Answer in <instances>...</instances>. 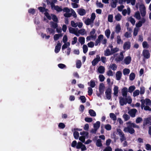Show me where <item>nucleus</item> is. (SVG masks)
Wrapping results in <instances>:
<instances>
[{"label":"nucleus","mask_w":151,"mask_h":151,"mask_svg":"<svg viewBox=\"0 0 151 151\" xmlns=\"http://www.w3.org/2000/svg\"><path fill=\"white\" fill-rule=\"evenodd\" d=\"M117 132H118L119 134L120 137V140L121 142H122L124 140L126 139L125 137L124 134L120 129H118L117 131Z\"/></svg>","instance_id":"423d86ee"},{"label":"nucleus","mask_w":151,"mask_h":151,"mask_svg":"<svg viewBox=\"0 0 151 151\" xmlns=\"http://www.w3.org/2000/svg\"><path fill=\"white\" fill-rule=\"evenodd\" d=\"M99 62V61L94 58L92 62V65L93 66H95Z\"/></svg>","instance_id":"e2e57ef3"},{"label":"nucleus","mask_w":151,"mask_h":151,"mask_svg":"<svg viewBox=\"0 0 151 151\" xmlns=\"http://www.w3.org/2000/svg\"><path fill=\"white\" fill-rule=\"evenodd\" d=\"M142 55L143 57V60L144 61L145 59L149 58L150 56L149 50L147 49L143 50L142 52Z\"/></svg>","instance_id":"f257e3e1"},{"label":"nucleus","mask_w":151,"mask_h":151,"mask_svg":"<svg viewBox=\"0 0 151 151\" xmlns=\"http://www.w3.org/2000/svg\"><path fill=\"white\" fill-rule=\"evenodd\" d=\"M121 29L120 24H117L116 26L115 32L117 33H119L120 32Z\"/></svg>","instance_id":"393cba45"},{"label":"nucleus","mask_w":151,"mask_h":151,"mask_svg":"<svg viewBox=\"0 0 151 151\" xmlns=\"http://www.w3.org/2000/svg\"><path fill=\"white\" fill-rule=\"evenodd\" d=\"M105 70L104 67L102 66H99L98 69V72L101 74L105 72Z\"/></svg>","instance_id":"aec40b11"},{"label":"nucleus","mask_w":151,"mask_h":151,"mask_svg":"<svg viewBox=\"0 0 151 151\" xmlns=\"http://www.w3.org/2000/svg\"><path fill=\"white\" fill-rule=\"evenodd\" d=\"M96 145L98 147H101L102 146V145L101 139H98L97 140L96 142Z\"/></svg>","instance_id":"a19ab883"},{"label":"nucleus","mask_w":151,"mask_h":151,"mask_svg":"<svg viewBox=\"0 0 151 151\" xmlns=\"http://www.w3.org/2000/svg\"><path fill=\"white\" fill-rule=\"evenodd\" d=\"M122 17L121 15L119 13H118L115 16V18L116 20L119 21L121 20Z\"/></svg>","instance_id":"2f4dec72"},{"label":"nucleus","mask_w":151,"mask_h":151,"mask_svg":"<svg viewBox=\"0 0 151 151\" xmlns=\"http://www.w3.org/2000/svg\"><path fill=\"white\" fill-rule=\"evenodd\" d=\"M93 22L91 19L88 18L86 20L85 22L86 25H89Z\"/></svg>","instance_id":"72a5a7b5"},{"label":"nucleus","mask_w":151,"mask_h":151,"mask_svg":"<svg viewBox=\"0 0 151 151\" xmlns=\"http://www.w3.org/2000/svg\"><path fill=\"white\" fill-rule=\"evenodd\" d=\"M47 31L48 30V32H49L50 34H54L55 30L52 28H48L46 29Z\"/></svg>","instance_id":"49530a36"},{"label":"nucleus","mask_w":151,"mask_h":151,"mask_svg":"<svg viewBox=\"0 0 151 151\" xmlns=\"http://www.w3.org/2000/svg\"><path fill=\"white\" fill-rule=\"evenodd\" d=\"M69 30L70 33L73 34H74L77 31L75 28L71 27L69 28Z\"/></svg>","instance_id":"3c124183"},{"label":"nucleus","mask_w":151,"mask_h":151,"mask_svg":"<svg viewBox=\"0 0 151 151\" xmlns=\"http://www.w3.org/2000/svg\"><path fill=\"white\" fill-rule=\"evenodd\" d=\"M139 91L138 90H136L133 93V96L134 97H135L139 94Z\"/></svg>","instance_id":"13d9d810"},{"label":"nucleus","mask_w":151,"mask_h":151,"mask_svg":"<svg viewBox=\"0 0 151 151\" xmlns=\"http://www.w3.org/2000/svg\"><path fill=\"white\" fill-rule=\"evenodd\" d=\"M104 36L102 35H99L95 43V45L97 46L98 45V44L100 43L101 41L103 39Z\"/></svg>","instance_id":"f8f14e48"},{"label":"nucleus","mask_w":151,"mask_h":151,"mask_svg":"<svg viewBox=\"0 0 151 151\" xmlns=\"http://www.w3.org/2000/svg\"><path fill=\"white\" fill-rule=\"evenodd\" d=\"M76 148L78 149H81V151H84L86 150L85 145H83V143L81 142H78L77 143Z\"/></svg>","instance_id":"20e7f679"},{"label":"nucleus","mask_w":151,"mask_h":151,"mask_svg":"<svg viewBox=\"0 0 151 151\" xmlns=\"http://www.w3.org/2000/svg\"><path fill=\"white\" fill-rule=\"evenodd\" d=\"M137 111V110L136 109H133L128 111V114L132 117H134Z\"/></svg>","instance_id":"6e6552de"},{"label":"nucleus","mask_w":151,"mask_h":151,"mask_svg":"<svg viewBox=\"0 0 151 151\" xmlns=\"http://www.w3.org/2000/svg\"><path fill=\"white\" fill-rule=\"evenodd\" d=\"M73 136L76 139H78L79 137V133L77 131H75L73 132Z\"/></svg>","instance_id":"ea45409f"},{"label":"nucleus","mask_w":151,"mask_h":151,"mask_svg":"<svg viewBox=\"0 0 151 151\" xmlns=\"http://www.w3.org/2000/svg\"><path fill=\"white\" fill-rule=\"evenodd\" d=\"M127 125V127L124 128V131L125 132H128L131 134L134 133L135 132V130L132 127H131L130 124Z\"/></svg>","instance_id":"f03ea898"},{"label":"nucleus","mask_w":151,"mask_h":151,"mask_svg":"<svg viewBox=\"0 0 151 151\" xmlns=\"http://www.w3.org/2000/svg\"><path fill=\"white\" fill-rule=\"evenodd\" d=\"M104 55L106 56H108L112 55V53L110 50L109 49H107L104 51Z\"/></svg>","instance_id":"b1692460"},{"label":"nucleus","mask_w":151,"mask_h":151,"mask_svg":"<svg viewBox=\"0 0 151 151\" xmlns=\"http://www.w3.org/2000/svg\"><path fill=\"white\" fill-rule=\"evenodd\" d=\"M124 56L122 53H120V55L117 57L115 59V60L117 62L122 61L124 59Z\"/></svg>","instance_id":"4468645a"},{"label":"nucleus","mask_w":151,"mask_h":151,"mask_svg":"<svg viewBox=\"0 0 151 151\" xmlns=\"http://www.w3.org/2000/svg\"><path fill=\"white\" fill-rule=\"evenodd\" d=\"M110 117L113 121H116V115L113 113H110L109 114Z\"/></svg>","instance_id":"c756f323"},{"label":"nucleus","mask_w":151,"mask_h":151,"mask_svg":"<svg viewBox=\"0 0 151 151\" xmlns=\"http://www.w3.org/2000/svg\"><path fill=\"white\" fill-rule=\"evenodd\" d=\"M145 100L146 105L150 106L151 105V101L150 99L146 98Z\"/></svg>","instance_id":"37998d69"},{"label":"nucleus","mask_w":151,"mask_h":151,"mask_svg":"<svg viewBox=\"0 0 151 151\" xmlns=\"http://www.w3.org/2000/svg\"><path fill=\"white\" fill-rule=\"evenodd\" d=\"M119 102L121 106H123L124 104H126L127 103L128 99L127 97L124 98L122 97H120L119 98Z\"/></svg>","instance_id":"39448f33"},{"label":"nucleus","mask_w":151,"mask_h":151,"mask_svg":"<svg viewBox=\"0 0 151 151\" xmlns=\"http://www.w3.org/2000/svg\"><path fill=\"white\" fill-rule=\"evenodd\" d=\"M113 15L112 14H109L108 16V21L110 22H113Z\"/></svg>","instance_id":"603ef678"},{"label":"nucleus","mask_w":151,"mask_h":151,"mask_svg":"<svg viewBox=\"0 0 151 151\" xmlns=\"http://www.w3.org/2000/svg\"><path fill=\"white\" fill-rule=\"evenodd\" d=\"M80 99L82 103H84L86 101V98L85 96H82L80 97Z\"/></svg>","instance_id":"864d4df0"},{"label":"nucleus","mask_w":151,"mask_h":151,"mask_svg":"<svg viewBox=\"0 0 151 151\" xmlns=\"http://www.w3.org/2000/svg\"><path fill=\"white\" fill-rule=\"evenodd\" d=\"M28 12L29 13L34 14L35 13V10L34 9L30 8L28 10Z\"/></svg>","instance_id":"052dcab7"},{"label":"nucleus","mask_w":151,"mask_h":151,"mask_svg":"<svg viewBox=\"0 0 151 151\" xmlns=\"http://www.w3.org/2000/svg\"><path fill=\"white\" fill-rule=\"evenodd\" d=\"M64 12L69 13L70 12V9L68 7H65L63 9V11Z\"/></svg>","instance_id":"69168bd1"},{"label":"nucleus","mask_w":151,"mask_h":151,"mask_svg":"<svg viewBox=\"0 0 151 151\" xmlns=\"http://www.w3.org/2000/svg\"><path fill=\"white\" fill-rule=\"evenodd\" d=\"M135 89V87L134 86H130L129 88L128 91L130 93H132Z\"/></svg>","instance_id":"4c0bfd02"},{"label":"nucleus","mask_w":151,"mask_h":151,"mask_svg":"<svg viewBox=\"0 0 151 151\" xmlns=\"http://www.w3.org/2000/svg\"><path fill=\"white\" fill-rule=\"evenodd\" d=\"M90 86H91L90 87L93 88H94L95 85V81L93 80H91L90 81Z\"/></svg>","instance_id":"8fccbe9b"},{"label":"nucleus","mask_w":151,"mask_h":151,"mask_svg":"<svg viewBox=\"0 0 151 151\" xmlns=\"http://www.w3.org/2000/svg\"><path fill=\"white\" fill-rule=\"evenodd\" d=\"M141 102V108L142 109L145 106V100L143 99H142L140 101Z\"/></svg>","instance_id":"bf43d9fd"},{"label":"nucleus","mask_w":151,"mask_h":151,"mask_svg":"<svg viewBox=\"0 0 151 151\" xmlns=\"http://www.w3.org/2000/svg\"><path fill=\"white\" fill-rule=\"evenodd\" d=\"M130 47V43L129 42H125L123 45V48L124 50H128Z\"/></svg>","instance_id":"a211bd4d"},{"label":"nucleus","mask_w":151,"mask_h":151,"mask_svg":"<svg viewBox=\"0 0 151 151\" xmlns=\"http://www.w3.org/2000/svg\"><path fill=\"white\" fill-rule=\"evenodd\" d=\"M130 72V70L129 69L125 68L123 70V73L124 75H127Z\"/></svg>","instance_id":"58836bf2"},{"label":"nucleus","mask_w":151,"mask_h":151,"mask_svg":"<svg viewBox=\"0 0 151 151\" xmlns=\"http://www.w3.org/2000/svg\"><path fill=\"white\" fill-rule=\"evenodd\" d=\"M85 120L87 122H91L92 121L93 119L91 118L87 117L85 118Z\"/></svg>","instance_id":"680f3d73"},{"label":"nucleus","mask_w":151,"mask_h":151,"mask_svg":"<svg viewBox=\"0 0 151 151\" xmlns=\"http://www.w3.org/2000/svg\"><path fill=\"white\" fill-rule=\"evenodd\" d=\"M81 60H78L76 63V67L78 68H81Z\"/></svg>","instance_id":"de8ad7c7"},{"label":"nucleus","mask_w":151,"mask_h":151,"mask_svg":"<svg viewBox=\"0 0 151 151\" xmlns=\"http://www.w3.org/2000/svg\"><path fill=\"white\" fill-rule=\"evenodd\" d=\"M145 149L147 150H151V145L148 144L146 145Z\"/></svg>","instance_id":"338daca9"},{"label":"nucleus","mask_w":151,"mask_h":151,"mask_svg":"<svg viewBox=\"0 0 151 151\" xmlns=\"http://www.w3.org/2000/svg\"><path fill=\"white\" fill-rule=\"evenodd\" d=\"M111 90L110 88H108L106 91L105 93L106 98L110 100L111 98Z\"/></svg>","instance_id":"0eeeda50"},{"label":"nucleus","mask_w":151,"mask_h":151,"mask_svg":"<svg viewBox=\"0 0 151 151\" xmlns=\"http://www.w3.org/2000/svg\"><path fill=\"white\" fill-rule=\"evenodd\" d=\"M77 12L78 13V14L81 16L85 15L86 13V12L85 10L83 8L78 9Z\"/></svg>","instance_id":"ddd939ff"},{"label":"nucleus","mask_w":151,"mask_h":151,"mask_svg":"<svg viewBox=\"0 0 151 151\" xmlns=\"http://www.w3.org/2000/svg\"><path fill=\"white\" fill-rule=\"evenodd\" d=\"M80 134L81 135L85 136V137L87 138L88 137V133L87 132L83 131L80 132Z\"/></svg>","instance_id":"c85d7f7f"},{"label":"nucleus","mask_w":151,"mask_h":151,"mask_svg":"<svg viewBox=\"0 0 151 151\" xmlns=\"http://www.w3.org/2000/svg\"><path fill=\"white\" fill-rule=\"evenodd\" d=\"M114 1V0H112ZM118 2V0H114L111 3V7L112 8H115L116 6V4Z\"/></svg>","instance_id":"7c9ffc66"},{"label":"nucleus","mask_w":151,"mask_h":151,"mask_svg":"<svg viewBox=\"0 0 151 151\" xmlns=\"http://www.w3.org/2000/svg\"><path fill=\"white\" fill-rule=\"evenodd\" d=\"M85 136H82L79 137V140L82 142L84 143L85 142Z\"/></svg>","instance_id":"0e129e2a"},{"label":"nucleus","mask_w":151,"mask_h":151,"mask_svg":"<svg viewBox=\"0 0 151 151\" xmlns=\"http://www.w3.org/2000/svg\"><path fill=\"white\" fill-rule=\"evenodd\" d=\"M99 78L101 82H103L105 78L104 76L103 75H100L99 76Z\"/></svg>","instance_id":"5fc2aeb1"},{"label":"nucleus","mask_w":151,"mask_h":151,"mask_svg":"<svg viewBox=\"0 0 151 151\" xmlns=\"http://www.w3.org/2000/svg\"><path fill=\"white\" fill-rule=\"evenodd\" d=\"M54 9L56 10L58 12H61L63 11L61 6L60 7L58 5H56V6H55Z\"/></svg>","instance_id":"cd10ccee"},{"label":"nucleus","mask_w":151,"mask_h":151,"mask_svg":"<svg viewBox=\"0 0 151 151\" xmlns=\"http://www.w3.org/2000/svg\"><path fill=\"white\" fill-rule=\"evenodd\" d=\"M146 21L145 19L143 18L141 19V21H139L138 23H137L136 24V26L137 28H139L141 27L143 23L145 22Z\"/></svg>","instance_id":"9d476101"},{"label":"nucleus","mask_w":151,"mask_h":151,"mask_svg":"<svg viewBox=\"0 0 151 151\" xmlns=\"http://www.w3.org/2000/svg\"><path fill=\"white\" fill-rule=\"evenodd\" d=\"M135 17L138 19H140L141 18V16L139 12L138 11L135 14Z\"/></svg>","instance_id":"a18cd8bd"},{"label":"nucleus","mask_w":151,"mask_h":151,"mask_svg":"<svg viewBox=\"0 0 151 151\" xmlns=\"http://www.w3.org/2000/svg\"><path fill=\"white\" fill-rule=\"evenodd\" d=\"M105 86L103 83H101L99 85V92L102 93H104Z\"/></svg>","instance_id":"f3484780"},{"label":"nucleus","mask_w":151,"mask_h":151,"mask_svg":"<svg viewBox=\"0 0 151 151\" xmlns=\"http://www.w3.org/2000/svg\"><path fill=\"white\" fill-rule=\"evenodd\" d=\"M61 44L59 42L57 44L55 49V52L56 53H58L59 52L61 49Z\"/></svg>","instance_id":"2eb2a0df"},{"label":"nucleus","mask_w":151,"mask_h":151,"mask_svg":"<svg viewBox=\"0 0 151 151\" xmlns=\"http://www.w3.org/2000/svg\"><path fill=\"white\" fill-rule=\"evenodd\" d=\"M128 92V89L127 87L123 88L122 90V96L124 97H127Z\"/></svg>","instance_id":"9b49d317"},{"label":"nucleus","mask_w":151,"mask_h":151,"mask_svg":"<svg viewBox=\"0 0 151 151\" xmlns=\"http://www.w3.org/2000/svg\"><path fill=\"white\" fill-rule=\"evenodd\" d=\"M122 76V72L120 71H117L116 75V79L117 80H119L121 78Z\"/></svg>","instance_id":"6ab92c4d"},{"label":"nucleus","mask_w":151,"mask_h":151,"mask_svg":"<svg viewBox=\"0 0 151 151\" xmlns=\"http://www.w3.org/2000/svg\"><path fill=\"white\" fill-rule=\"evenodd\" d=\"M52 15V20L55 22H57L58 21V19L57 16L55 14H51Z\"/></svg>","instance_id":"6e6d98bb"},{"label":"nucleus","mask_w":151,"mask_h":151,"mask_svg":"<svg viewBox=\"0 0 151 151\" xmlns=\"http://www.w3.org/2000/svg\"><path fill=\"white\" fill-rule=\"evenodd\" d=\"M110 33L111 31L109 29H107L105 31V35L107 38L109 37Z\"/></svg>","instance_id":"e433bc0d"},{"label":"nucleus","mask_w":151,"mask_h":151,"mask_svg":"<svg viewBox=\"0 0 151 151\" xmlns=\"http://www.w3.org/2000/svg\"><path fill=\"white\" fill-rule=\"evenodd\" d=\"M112 149L111 147L107 146L104 149L103 151H112Z\"/></svg>","instance_id":"774afa93"},{"label":"nucleus","mask_w":151,"mask_h":151,"mask_svg":"<svg viewBox=\"0 0 151 151\" xmlns=\"http://www.w3.org/2000/svg\"><path fill=\"white\" fill-rule=\"evenodd\" d=\"M142 47L144 48L147 49L149 48V45L146 41H144L142 43Z\"/></svg>","instance_id":"bb28decb"},{"label":"nucleus","mask_w":151,"mask_h":151,"mask_svg":"<svg viewBox=\"0 0 151 151\" xmlns=\"http://www.w3.org/2000/svg\"><path fill=\"white\" fill-rule=\"evenodd\" d=\"M109 68L112 70H115L116 69L117 66L115 64L113 63L110 64Z\"/></svg>","instance_id":"473e14b6"},{"label":"nucleus","mask_w":151,"mask_h":151,"mask_svg":"<svg viewBox=\"0 0 151 151\" xmlns=\"http://www.w3.org/2000/svg\"><path fill=\"white\" fill-rule=\"evenodd\" d=\"M88 95L89 96H91L92 95L93 93V89L92 88L90 87H88Z\"/></svg>","instance_id":"4d7b16f0"},{"label":"nucleus","mask_w":151,"mask_h":151,"mask_svg":"<svg viewBox=\"0 0 151 151\" xmlns=\"http://www.w3.org/2000/svg\"><path fill=\"white\" fill-rule=\"evenodd\" d=\"M114 91V94L116 96H117L118 93L119 92V88L117 86H115L113 89Z\"/></svg>","instance_id":"412c9836"},{"label":"nucleus","mask_w":151,"mask_h":151,"mask_svg":"<svg viewBox=\"0 0 151 151\" xmlns=\"http://www.w3.org/2000/svg\"><path fill=\"white\" fill-rule=\"evenodd\" d=\"M85 39L83 37H80L79 38V41L81 45L85 43Z\"/></svg>","instance_id":"f704fd0d"},{"label":"nucleus","mask_w":151,"mask_h":151,"mask_svg":"<svg viewBox=\"0 0 151 151\" xmlns=\"http://www.w3.org/2000/svg\"><path fill=\"white\" fill-rule=\"evenodd\" d=\"M51 27L55 29L57 28L58 27V24L57 23H54L53 22H51Z\"/></svg>","instance_id":"c03bdc74"},{"label":"nucleus","mask_w":151,"mask_h":151,"mask_svg":"<svg viewBox=\"0 0 151 151\" xmlns=\"http://www.w3.org/2000/svg\"><path fill=\"white\" fill-rule=\"evenodd\" d=\"M139 10L142 16V17H145L146 14V8L143 4H140Z\"/></svg>","instance_id":"7ed1b4c3"},{"label":"nucleus","mask_w":151,"mask_h":151,"mask_svg":"<svg viewBox=\"0 0 151 151\" xmlns=\"http://www.w3.org/2000/svg\"><path fill=\"white\" fill-rule=\"evenodd\" d=\"M100 122L99 121L96 122L93 124L94 128L97 130L100 127Z\"/></svg>","instance_id":"5701e85b"},{"label":"nucleus","mask_w":151,"mask_h":151,"mask_svg":"<svg viewBox=\"0 0 151 151\" xmlns=\"http://www.w3.org/2000/svg\"><path fill=\"white\" fill-rule=\"evenodd\" d=\"M147 125L149 126L151 125V119L149 117L145 119L144 121L143 126H145Z\"/></svg>","instance_id":"1a4fd4ad"},{"label":"nucleus","mask_w":151,"mask_h":151,"mask_svg":"<svg viewBox=\"0 0 151 151\" xmlns=\"http://www.w3.org/2000/svg\"><path fill=\"white\" fill-rule=\"evenodd\" d=\"M123 117L125 121H127L129 120L130 117L129 115L127 114H124L123 116Z\"/></svg>","instance_id":"79ce46f5"},{"label":"nucleus","mask_w":151,"mask_h":151,"mask_svg":"<svg viewBox=\"0 0 151 151\" xmlns=\"http://www.w3.org/2000/svg\"><path fill=\"white\" fill-rule=\"evenodd\" d=\"M83 52L84 53H86L88 50V48L86 45H84L83 46Z\"/></svg>","instance_id":"09e8293b"},{"label":"nucleus","mask_w":151,"mask_h":151,"mask_svg":"<svg viewBox=\"0 0 151 151\" xmlns=\"http://www.w3.org/2000/svg\"><path fill=\"white\" fill-rule=\"evenodd\" d=\"M88 112L90 115L91 116H95L96 115L95 112L93 109L89 110Z\"/></svg>","instance_id":"a878e982"},{"label":"nucleus","mask_w":151,"mask_h":151,"mask_svg":"<svg viewBox=\"0 0 151 151\" xmlns=\"http://www.w3.org/2000/svg\"><path fill=\"white\" fill-rule=\"evenodd\" d=\"M126 124L127 125H128L129 124H130L131 125V127H132L133 128H136L138 129H139V127L135 124L134 123H132L131 122V121H129L126 123Z\"/></svg>","instance_id":"4be33fe9"},{"label":"nucleus","mask_w":151,"mask_h":151,"mask_svg":"<svg viewBox=\"0 0 151 151\" xmlns=\"http://www.w3.org/2000/svg\"><path fill=\"white\" fill-rule=\"evenodd\" d=\"M135 75L134 73H131L129 75V79L131 81L133 80L135 78Z\"/></svg>","instance_id":"c9c22d12"},{"label":"nucleus","mask_w":151,"mask_h":151,"mask_svg":"<svg viewBox=\"0 0 151 151\" xmlns=\"http://www.w3.org/2000/svg\"><path fill=\"white\" fill-rule=\"evenodd\" d=\"M131 60V57L130 56H128L124 58V61L126 65H128L130 63Z\"/></svg>","instance_id":"dca6fc26"}]
</instances>
